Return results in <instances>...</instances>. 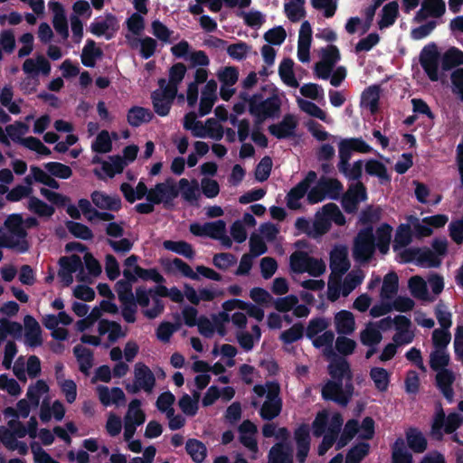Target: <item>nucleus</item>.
I'll use <instances>...</instances> for the list:
<instances>
[{"label": "nucleus", "mask_w": 463, "mask_h": 463, "mask_svg": "<svg viewBox=\"0 0 463 463\" xmlns=\"http://www.w3.org/2000/svg\"><path fill=\"white\" fill-rule=\"evenodd\" d=\"M6 232L0 235V246L24 253L29 250L27 232L24 229V219L20 214H11L5 221Z\"/></svg>", "instance_id": "f257e3e1"}, {"label": "nucleus", "mask_w": 463, "mask_h": 463, "mask_svg": "<svg viewBox=\"0 0 463 463\" xmlns=\"http://www.w3.org/2000/svg\"><path fill=\"white\" fill-rule=\"evenodd\" d=\"M27 435L25 426L23 422L11 420L5 426H0V442L10 451L16 452L20 456L27 455L28 444L23 440Z\"/></svg>", "instance_id": "f03ea898"}, {"label": "nucleus", "mask_w": 463, "mask_h": 463, "mask_svg": "<svg viewBox=\"0 0 463 463\" xmlns=\"http://www.w3.org/2000/svg\"><path fill=\"white\" fill-rule=\"evenodd\" d=\"M279 386L274 382H269L265 384H258L253 388V392L259 397L266 396V401L260 408V416L267 420H270L281 411L282 402L279 398Z\"/></svg>", "instance_id": "7ed1b4c3"}, {"label": "nucleus", "mask_w": 463, "mask_h": 463, "mask_svg": "<svg viewBox=\"0 0 463 463\" xmlns=\"http://www.w3.org/2000/svg\"><path fill=\"white\" fill-rule=\"evenodd\" d=\"M331 222L338 225L345 222V216L335 203H327L324 205L315 216L312 222L313 232H309L312 238H317L326 233L331 226Z\"/></svg>", "instance_id": "20e7f679"}, {"label": "nucleus", "mask_w": 463, "mask_h": 463, "mask_svg": "<svg viewBox=\"0 0 463 463\" xmlns=\"http://www.w3.org/2000/svg\"><path fill=\"white\" fill-rule=\"evenodd\" d=\"M289 265L293 272H307L312 277H319L326 269V262L322 259L313 258L301 250H297L291 254Z\"/></svg>", "instance_id": "39448f33"}, {"label": "nucleus", "mask_w": 463, "mask_h": 463, "mask_svg": "<svg viewBox=\"0 0 463 463\" xmlns=\"http://www.w3.org/2000/svg\"><path fill=\"white\" fill-rule=\"evenodd\" d=\"M248 103L250 114L256 118L258 122H262L266 118L279 114L281 106L280 98L277 94H273L264 100L253 96Z\"/></svg>", "instance_id": "423d86ee"}, {"label": "nucleus", "mask_w": 463, "mask_h": 463, "mask_svg": "<svg viewBox=\"0 0 463 463\" xmlns=\"http://www.w3.org/2000/svg\"><path fill=\"white\" fill-rule=\"evenodd\" d=\"M59 264L58 278L63 286L68 287L73 282V274H76L78 280L85 279L83 263L79 256L72 254L62 257Z\"/></svg>", "instance_id": "0eeeda50"}, {"label": "nucleus", "mask_w": 463, "mask_h": 463, "mask_svg": "<svg viewBox=\"0 0 463 463\" xmlns=\"http://www.w3.org/2000/svg\"><path fill=\"white\" fill-rule=\"evenodd\" d=\"M364 273L361 269H354L348 273L341 283H328V298L335 301L340 295L347 297L364 280Z\"/></svg>", "instance_id": "6e6552de"}, {"label": "nucleus", "mask_w": 463, "mask_h": 463, "mask_svg": "<svg viewBox=\"0 0 463 463\" xmlns=\"http://www.w3.org/2000/svg\"><path fill=\"white\" fill-rule=\"evenodd\" d=\"M134 380L132 384L126 386L128 392L136 393L140 390L152 392L156 385V377L150 368L143 362H137L134 365Z\"/></svg>", "instance_id": "1a4fd4ad"}, {"label": "nucleus", "mask_w": 463, "mask_h": 463, "mask_svg": "<svg viewBox=\"0 0 463 463\" xmlns=\"http://www.w3.org/2000/svg\"><path fill=\"white\" fill-rule=\"evenodd\" d=\"M463 422V417L458 413H450L447 418L443 409L439 406L437 408L432 425L431 434L438 439H440L443 435L442 430L446 433H452L455 431Z\"/></svg>", "instance_id": "9d476101"}, {"label": "nucleus", "mask_w": 463, "mask_h": 463, "mask_svg": "<svg viewBox=\"0 0 463 463\" xmlns=\"http://www.w3.org/2000/svg\"><path fill=\"white\" fill-rule=\"evenodd\" d=\"M135 298L142 308V313L149 319L157 317L164 311L162 300L154 295L153 290L137 288Z\"/></svg>", "instance_id": "9b49d317"}, {"label": "nucleus", "mask_w": 463, "mask_h": 463, "mask_svg": "<svg viewBox=\"0 0 463 463\" xmlns=\"http://www.w3.org/2000/svg\"><path fill=\"white\" fill-rule=\"evenodd\" d=\"M178 196L177 184L173 178H166L165 181L156 184L149 189L147 202L159 203H170Z\"/></svg>", "instance_id": "f8f14e48"}, {"label": "nucleus", "mask_w": 463, "mask_h": 463, "mask_svg": "<svg viewBox=\"0 0 463 463\" xmlns=\"http://www.w3.org/2000/svg\"><path fill=\"white\" fill-rule=\"evenodd\" d=\"M374 251V240L371 227L362 230L354 241V258L359 261H368Z\"/></svg>", "instance_id": "ddd939ff"}, {"label": "nucleus", "mask_w": 463, "mask_h": 463, "mask_svg": "<svg viewBox=\"0 0 463 463\" xmlns=\"http://www.w3.org/2000/svg\"><path fill=\"white\" fill-rule=\"evenodd\" d=\"M353 385L351 383H341L340 381H329L322 389L324 399L332 400L341 405H345L353 395Z\"/></svg>", "instance_id": "4468645a"}, {"label": "nucleus", "mask_w": 463, "mask_h": 463, "mask_svg": "<svg viewBox=\"0 0 463 463\" xmlns=\"http://www.w3.org/2000/svg\"><path fill=\"white\" fill-rule=\"evenodd\" d=\"M145 420L146 414L141 409L140 401L137 399L131 401L124 416V431H126V436L129 437L132 433H136L137 428L142 425Z\"/></svg>", "instance_id": "2eb2a0df"}, {"label": "nucleus", "mask_w": 463, "mask_h": 463, "mask_svg": "<svg viewBox=\"0 0 463 463\" xmlns=\"http://www.w3.org/2000/svg\"><path fill=\"white\" fill-rule=\"evenodd\" d=\"M176 94L175 89L169 90L165 87H159L153 91L151 99L156 113L161 117L167 116Z\"/></svg>", "instance_id": "dca6fc26"}, {"label": "nucleus", "mask_w": 463, "mask_h": 463, "mask_svg": "<svg viewBox=\"0 0 463 463\" xmlns=\"http://www.w3.org/2000/svg\"><path fill=\"white\" fill-rule=\"evenodd\" d=\"M222 293L213 287L194 288L189 284H184L185 298L193 305L198 306L203 302L214 300Z\"/></svg>", "instance_id": "f3484780"}, {"label": "nucleus", "mask_w": 463, "mask_h": 463, "mask_svg": "<svg viewBox=\"0 0 463 463\" xmlns=\"http://www.w3.org/2000/svg\"><path fill=\"white\" fill-rule=\"evenodd\" d=\"M96 392L100 403L106 407H119L126 402V395L118 387L109 388L105 385H99L96 387Z\"/></svg>", "instance_id": "a211bd4d"}, {"label": "nucleus", "mask_w": 463, "mask_h": 463, "mask_svg": "<svg viewBox=\"0 0 463 463\" xmlns=\"http://www.w3.org/2000/svg\"><path fill=\"white\" fill-rule=\"evenodd\" d=\"M366 198L365 187L362 183L358 182L350 185L343 197L342 204L345 212L353 213L356 211L358 204L365 201Z\"/></svg>", "instance_id": "6ab92c4d"}, {"label": "nucleus", "mask_w": 463, "mask_h": 463, "mask_svg": "<svg viewBox=\"0 0 463 463\" xmlns=\"http://www.w3.org/2000/svg\"><path fill=\"white\" fill-rule=\"evenodd\" d=\"M118 22L115 15L106 14L105 16L90 24V32L96 36H105L110 39L118 30Z\"/></svg>", "instance_id": "aec40b11"}, {"label": "nucleus", "mask_w": 463, "mask_h": 463, "mask_svg": "<svg viewBox=\"0 0 463 463\" xmlns=\"http://www.w3.org/2000/svg\"><path fill=\"white\" fill-rule=\"evenodd\" d=\"M395 330L392 340L398 345H403L412 342L414 332L412 330L411 322L404 316H397L394 318Z\"/></svg>", "instance_id": "412c9836"}, {"label": "nucleus", "mask_w": 463, "mask_h": 463, "mask_svg": "<svg viewBox=\"0 0 463 463\" xmlns=\"http://www.w3.org/2000/svg\"><path fill=\"white\" fill-rule=\"evenodd\" d=\"M294 439L297 447V459L303 463L310 449V434L308 425L302 424L294 431Z\"/></svg>", "instance_id": "4be33fe9"}, {"label": "nucleus", "mask_w": 463, "mask_h": 463, "mask_svg": "<svg viewBox=\"0 0 463 463\" xmlns=\"http://www.w3.org/2000/svg\"><path fill=\"white\" fill-rule=\"evenodd\" d=\"M350 268L347 247L335 246L330 252V269L334 274L342 275Z\"/></svg>", "instance_id": "5701e85b"}, {"label": "nucleus", "mask_w": 463, "mask_h": 463, "mask_svg": "<svg viewBox=\"0 0 463 463\" xmlns=\"http://www.w3.org/2000/svg\"><path fill=\"white\" fill-rule=\"evenodd\" d=\"M312 40V29L311 25L307 21L302 23L298 41V58L301 62H309V50Z\"/></svg>", "instance_id": "b1692460"}, {"label": "nucleus", "mask_w": 463, "mask_h": 463, "mask_svg": "<svg viewBox=\"0 0 463 463\" xmlns=\"http://www.w3.org/2000/svg\"><path fill=\"white\" fill-rule=\"evenodd\" d=\"M343 425V419L341 414L335 412L330 420V425L327 429V433L324 436L321 444L318 447V454L323 456L333 446L335 438Z\"/></svg>", "instance_id": "393cba45"}, {"label": "nucleus", "mask_w": 463, "mask_h": 463, "mask_svg": "<svg viewBox=\"0 0 463 463\" xmlns=\"http://www.w3.org/2000/svg\"><path fill=\"white\" fill-rule=\"evenodd\" d=\"M446 10V5L443 0H423L420 9L415 15L417 22H421L428 17H440Z\"/></svg>", "instance_id": "a878e982"}, {"label": "nucleus", "mask_w": 463, "mask_h": 463, "mask_svg": "<svg viewBox=\"0 0 463 463\" xmlns=\"http://www.w3.org/2000/svg\"><path fill=\"white\" fill-rule=\"evenodd\" d=\"M256 432V426L249 420L243 421L239 428L240 441L252 453V458H256L258 453Z\"/></svg>", "instance_id": "bb28decb"}, {"label": "nucleus", "mask_w": 463, "mask_h": 463, "mask_svg": "<svg viewBox=\"0 0 463 463\" xmlns=\"http://www.w3.org/2000/svg\"><path fill=\"white\" fill-rule=\"evenodd\" d=\"M217 82L214 80H208L203 90L200 99L199 113L201 116L207 115L212 110L217 99Z\"/></svg>", "instance_id": "cd10ccee"}, {"label": "nucleus", "mask_w": 463, "mask_h": 463, "mask_svg": "<svg viewBox=\"0 0 463 463\" xmlns=\"http://www.w3.org/2000/svg\"><path fill=\"white\" fill-rule=\"evenodd\" d=\"M334 326L338 335H352L356 329L354 316L348 310H341L334 317Z\"/></svg>", "instance_id": "c85d7f7f"}, {"label": "nucleus", "mask_w": 463, "mask_h": 463, "mask_svg": "<svg viewBox=\"0 0 463 463\" xmlns=\"http://www.w3.org/2000/svg\"><path fill=\"white\" fill-rule=\"evenodd\" d=\"M25 343L33 347L43 344L42 329L40 324L32 316H25L24 319Z\"/></svg>", "instance_id": "c756f323"}, {"label": "nucleus", "mask_w": 463, "mask_h": 463, "mask_svg": "<svg viewBox=\"0 0 463 463\" xmlns=\"http://www.w3.org/2000/svg\"><path fill=\"white\" fill-rule=\"evenodd\" d=\"M352 151L360 153H369L372 147L365 143L362 138H348L343 139L339 143V156L340 159H349Z\"/></svg>", "instance_id": "7c9ffc66"}, {"label": "nucleus", "mask_w": 463, "mask_h": 463, "mask_svg": "<svg viewBox=\"0 0 463 463\" xmlns=\"http://www.w3.org/2000/svg\"><path fill=\"white\" fill-rule=\"evenodd\" d=\"M176 184L178 188V194H180L185 202L189 203L190 204L197 203L201 194L199 190V184L196 180L181 178Z\"/></svg>", "instance_id": "2f4dec72"}, {"label": "nucleus", "mask_w": 463, "mask_h": 463, "mask_svg": "<svg viewBox=\"0 0 463 463\" xmlns=\"http://www.w3.org/2000/svg\"><path fill=\"white\" fill-rule=\"evenodd\" d=\"M129 46L133 49H138L139 53L144 59H148L156 52L157 43L151 37L137 38L126 35Z\"/></svg>", "instance_id": "473e14b6"}, {"label": "nucleus", "mask_w": 463, "mask_h": 463, "mask_svg": "<svg viewBox=\"0 0 463 463\" xmlns=\"http://www.w3.org/2000/svg\"><path fill=\"white\" fill-rule=\"evenodd\" d=\"M49 7L53 14L52 24L54 29L63 39H67L69 37V30L63 6L58 2H50Z\"/></svg>", "instance_id": "72a5a7b5"}, {"label": "nucleus", "mask_w": 463, "mask_h": 463, "mask_svg": "<svg viewBox=\"0 0 463 463\" xmlns=\"http://www.w3.org/2000/svg\"><path fill=\"white\" fill-rule=\"evenodd\" d=\"M298 120L294 115L284 116L281 122L270 125L269 132L278 138H285L294 134Z\"/></svg>", "instance_id": "f704fd0d"}, {"label": "nucleus", "mask_w": 463, "mask_h": 463, "mask_svg": "<svg viewBox=\"0 0 463 463\" xmlns=\"http://www.w3.org/2000/svg\"><path fill=\"white\" fill-rule=\"evenodd\" d=\"M408 288L415 298L429 303L435 301V298L428 292L427 281L420 276H412L408 281Z\"/></svg>", "instance_id": "c9c22d12"}, {"label": "nucleus", "mask_w": 463, "mask_h": 463, "mask_svg": "<svg viewBox=\"0 0 463 463\" xmlns=\"http://www.w3.org/2000/svg\"><path fill=\"white\" fill-rule=\"evenodd\" d=\"M90 197L95 206L102 210L118 211L121 207V201L117 195L95 191L91 194Z\"/></svg>", "instance_id": "e433bc0d"}, {"label": "nucleus", "mask_w": 463, "mask_h": 463, "mask_svg": "<svg viewBox=\"0 0 463 463\" xmlns=\"http://www.w3.org/2000/svg\"><path fill=\"white\" fill-rule=\"evenodd\" d=\"M420 63L431 80H437L438 52L434 48H425L420 54Z\"/></svg>", "instance_id": "4c0bfd02"}, {"label": "nucleus", "mask_w": 463, "mask_h": 463, "mask_svg": "<svg viewBox=\"0 0 463 463\" xmlns=\"http://www.w3.org/2000/svg\"><path fill=\"white\" fill-rule=\"evenodd\" d=\"M292 462V447L290 443L278 442L269 449L268 463Z\"/></svg>", "instance_id": "58836bf2"}, {"label": "nucleus", "mask_w": 463, "mask_h": 463, "mask_svg": "<svg viewBox=\"0 0 463 463\" xmlns=\"http://www.w3.org/2000/svg\"><path fill=\"white\" fill-rule=\"evenodd\" d=\"M360 342L368 347H375L383 339L382 333L376 323L368 322L359 333Z\"/></svg>", "instance_id": "ea45409f"}, {"label": "nucleus", "mask_w": 463, "mask_h": 463, "mask_svg": "<svg viewBox=\"0 0 463 463\" xmlns=\"http://www.w3.org/2000/svg\"><path fill=\"white\" fill-rule=\"evenodd\" d=\"M206 236L215 240H219L222 244L227 248L232 246V240L226 233L225 222L219 220L215 222H206Z\"/></svg>", "instance_id": "a19ab883"}, {"label": "nucleus", "mask_w": 463, "mask_h": 463, "mask_svg": "<svg viewBox=\"0 0 463 463\" xmlns=\"http://www.w3.org/2000/svg\"><path fill=\"white\" fill-rule=\"evenodd\" d=\"M329 373L334 381L345 380V383H351L350 365L345 358L334 359L329 364Z\"/></svg>", "instance_id": "79ce46f5"}, {"label": "nucleus", "mask_w": 463, "mask_h": 463, "mask_svg": "<svg viewBox=\"0 0 463 463\" xmlns=\"http://www.w3.org/2000/svg\"><path fill=\"white\" fill-rule=\"evenodd\" d=\"M65 415V408L60 401H54L50 405L46 401H43L40 409L39 417L43 422H48L52 417L60 421Z\"/></svg>", "instance_id": "37998d69"}, {"label": "nucleus", "mask_w": 463, "mask_h": 463, "mask_svg": "<svg viewBox=\"0 0 463 463\" xmlns=\"http://www.w3.org/2000/svg\"><path fill=\"white\" fill-rule=\"evenodd\" d=\"M186 73V67L183 63H176L173 65L169 70V81L165 79H160L158 80L159 87H165L169 90L175 89V92L177 93L178 85L182 82Z\"/></svg>", "instance_id": "c03bdc74"}, {"label": "nucleus", "mask_w": 463, "mask_h": 463, "mask_svg": "<svg viewBox=\"0 0 463 463\" xmlns=\"http://www.w3.org/2000/svg\"><path fill=\"white\" fill-rule=\"evenodd\" d=\"M165 270L174 275H183L186 278L198 280L199 277L193 269L180 259L167 260L164 261Z\"/></svg>", "instance_id": "a18cd8bd"}, {"label": "nucleus", "mask_w": 463, "mask_h": 463, "mask_svg": "<svg viewBox=\"0 0 463 463\" xmlns=\"http://www.w3.org/2000/svg\"><path fill=\"white\" fill-rule=\"evenodd\" d=\"M50 70L49 61L42 55L26 59L23 64V71L32 76H37L39 73L48 75Z\"/></svg>", "instance_id": "49530a36"}, {"label": "nucleus", "mask_w": 463, "mask_h": 463, "mask_svg": "<svg viewBox=\"0 0 463 463\" xmlns=\"http://www.w3.org/2000/svg\"><path fill=\"white\" fill-rule=\"evenodd\" d=\"M436 372V381L439 388L440 389L441 392L446 397V399H448L449 402H452L454 392L451 388V384L455 380V375L453 372L449 369H442Z\"/></svg>", "instance_id": "de8ad7c7"}, {"label": "nucleus", "mask_w": 463, "mask_h": 463, "mask_svg": "<svg viewBox=\"0 0 463 463\" xmlns=\"http://www.w3.org/2000/svg\"><path fill=\"white\" fill-rule=\"evenodd\" d=\"M98 332L100 335L108 334L109 339L111 342L125 337L127 335V331L119 324L105 319L99 322Z\"/></svg>", "instance_id": "09e8293b"}, {"label": "nucleus", "mask_w": 463, "mask_h": 463, "mask_svg": "<svg viewBox=\"0 0 463 463\" xmlns=\"http://www.w3.org/2000/svg\"><path fill=\"white\" fill-rule=\"evenodd\" d=\"M296 101L299 109L304 113L310 117L317 118L327 124L332 123V119L328 118L327 114L314 102L304 99L300 97H298Z\"/></svg>", "instance_id": "8fccbe9b"}, {"label": "nucleus", "mask_w": 463, "mask_h": 463, "mask_svg": "<svg viewBox=\"0 0 463 463\" xmlns=\"http://www.w3.org/2000/svg\"><path fill=\"white\" fill-rule=\"evenodd\" d=\"M392 463H413L411 453L407 449L402 438H398L391 447Z\"/></svg>", "instance_id": "3c124183"}, {"label": "nucleus", "mask_w": 463, "mask_h": 463, "mask_svg": "<svg viewBox=\"0 0 463 463\" xmlns=\"http://www.w3.org/2000/svg\"><path fill=\"white\" fill-rule=\"evenodd\" d=\"M406 440L409 448L415 453H422L427 449V439L417 429H409L406 431Z\"/></svg>", "instance_id": "603ef678"}, {"label": "nucleus", "mask_w": 463, "mask_h": 463, "mask_svg": "<svg viewBox=\"0 0 463 463\" xmlns=\"http://www.w3.org/2000/svg\"><path fill=\"white\" fill-rule=\"evenodd\" d=\"M399 279L395 272H389L383 279V285L380 291L381 299H391L398 292Z\"/></svg>", "instance_id": "864d4df0"}, {"label": "nucleus", "mask_w": 463, "mask_h": 463, "mask_svg": "<svg viewBox=\"0 0 463 463\" xmlns=\"http://www.w3.org/2000/svg\"><path fill=\"white\" fill-rule=\"evenodd\" d=\"M73 352L79 363L80 372L88 374L93 366L92 352L81 345H76Z\"/></svg>", "instance_id": "5fc2aeb1"}, {"label": "nucleus", "mask_w": 463, "mask_h": 463, "mask_svg": "<svg viewBox=\"0 0 463 463\" xmlns=\"http://www.w3.org/2000/svg\"><path fill=\"white\" fill-rule=\"evenodd\" d=\"M153 118V113L146 108L135 106L128 112V122L133 127H138L149 122Z\"/></svg>", "instance_id": "6e6d98bb"}, {"label": "nucleus", "mask_w": 463, "mask_h": 463, "mask_svg": "<svg viewBox=\"0 0 463 463\" xmlns=\"http://www.w3.org/2000/svg\"><path fill=\"white\" fill-rule=\"evenodd\" d=\"M329 53L332 55V60L323 58L321 61L317 63L315 71L317 76L322 79H327L332 71L333 66L339 58L338 51L335 47L329 49Z\"/></svg>", "instance_id": "4d7b16f0"}, {"label": "nucleus", "mask_w": 463, "mask_h": 463, "mask_svg": "<svg viewBox=\"0 0 463 463\" xmlns=\"http://www.w3.org/2000/svg\"><path fill=\"white\" fill-rule=\"evenodd\" d=\"M380 90L376 86H371L362 94L361 107L374 113L378 109Z\"/></svg>", "instance_id": "13d9d810"}, {"label": "nucleus", "mask_w": 463, "mask_h": 463, "mask_svg": "<svg viewBox=\"0 0 463 463\" xmlns=\"http://www.w3.org/2000/svg\"><path fill=\"white\" fill-rule=\"evenodd\" d=\"M120 189L125 198L130 203H133L136 200H140L145 195L147 197V194L149 193V190L143 182H139L136 188H134L129 184L125 183L121 184Z\"/></svg>", "instance_id": "bf43d9fd"}, {"label": "nucleus", "mask_w": 463, "mask_h": 463, "mask_svg": "<svg viewBox=\"0 0 463 463\" xmlns=\"http://www.w3.org/2000/svg\"><path fill=\"white\" fill-rule=\"evenodd\" d=\"M251 330L252 334L241 331L239 332L236 335L238 343L246 351L251 350L255 343L260 340L261 335L260 328L259 326H253Z\"/></svg>", "instance_id": "052dcab7"}, {"label": "nucleus", "mask_w": 463, "mask_h": 463, "mask_svg": "<svg viewBox=\"0 0 463 463\" xmlns=\"http://www.w3.org/2000/svg\"><path fill=\"white\" fill-rule=\"evenodd\" d=\"M398 13L399 5L396 1L385 5L382 10L381 19L378 23L380 29L392 25L395 22Z\"/></svg>", "instance_id": "680f3d73"}, {"label": "nucleus", "mask_w": 463, "mask_h": 463, "mask_svg": "<svg viewBox=\"0 0 463 463\" xmlns=\"http://www.w3.org/2000/svg\"><path fill=\"white\" fill-rule=\"evenodd\" d=\"M49 392V386L43 380H38L34 383L29 385L26 397L35 408L40 403L41 397Z\"/></svg>", "instance_id": "e2e57ef3"}, {"label": "nucleus", "mask_w": 463, "mask_h": 463, "mask_svg": "<svg viewBox=\"0 0 463 463\" xmlns=\"http://www.w3.org/2000/svg\"><path fill=\"white\" fill-rule=\"evenodd\" d=\"M294 62L290 59L284 60L279 68V73L282 80V81L292 88L298 87V81L295 77V73L293 71Z\"/></svg>", "instance_id": "0e129e2a"}, {"label": "nucleus", "mask_w": 463, "mask_h": 463, "mask_svg": "<svg viewBox=\"0 0 463 463\" xmlns=\"http://www.w3.org/2000/svg\"><path fill=\"white\" fill-rule=\"evenodd\" d=\"M370 378L379 392H386L390 384V373L382 367H373L370 370Z\"/></svg>", "instance_id": "69168bd1"}, {"label": "nucleus", "mask_w": 463, "mask_h": 463, "mask_svg": "<svg viewBox=\"0 0 463 463\" xmlns=\"http://www.w3.org/2000/svg\"><path fill=\"white\" fill-rule=\"evenodd\" d=\"M335 413L330 414L327 411H319L313 423V434L316 437H320L324 434V436L328 432L327 429L330 425V420Z\"/></svg>", "instance_id": "338daca9"}, {"label": "nucleus", "mask_w": 463, "mask_h": 463, "mask_svg": "<svg viewBox=\"0 0 463 463\" xmlns=\"http://www.w3.org/2000/svg\"><path fill=\"white\" fill-rule=\"evenodd\" d=\"M8 141L11 140L22 144L23 137L29 131V127L25 123L16 121L14 124L8 125L4 130Z\"/></svg>", "instance_id": "774afa93"}]
</instances>
